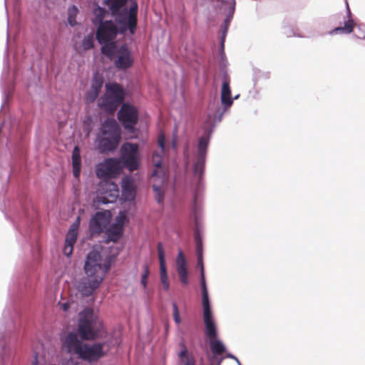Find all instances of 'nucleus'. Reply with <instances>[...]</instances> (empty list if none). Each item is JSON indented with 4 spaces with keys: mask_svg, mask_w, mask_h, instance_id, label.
Listing matches in <instances>:
<instances>
[{
    "mask_svg": "<svg viewBox=\"0 0 365 365\" xmlns=\"http://www.w3.org/2000/svg\"><path fill=\"white\" fill-rule=\"evenodd\" d=\"M115 258V255L108 256L103 264L102 257L98 251L93 250L87 255L84 264L86 277L81 279L78 286L82 295L89 297L99 287Z\"/></svg>",
    "mask_w": 365,
    "mask_h": 365,
    "instance_id": "1",
    "label": "nucleus"
},
{
    "mask_svg": "<svg viewBox=\"0 0 365 365\" xmlns=\"http://www.w3.org/2000/svg\"><path fill=\"white\" fill-rule=\"evenodd\" d=\"M138 4L133 0L130 5V11L128 18L125 19L121 15L114 17L115 21L106 20L97 26L96 37L100 44L113 41L118 34H123L129 31L134 34L138 26Z\"/></svg>",
    "mask_w": 365,
    "mask_h": 365,
    "instance_id": "2",
    "label": "nucleus"
},
{
    "mask_svg": "<svg viewBox=\"0 0 365 365\" xmlns=\"http://www.w3.org/2000/svg\"><path fill=\"white\" fill-rule=\"evenodd\" d=\"M122 170L120 160L117 158H107L99 163L96 167V174L98 178L103 180V185L106 190L103 192L108 195L102 197L101 201L106 204L115 202L118 197L119 190L117 184L108 181L119 175Z\"/></svg>",
    "mask_w": 365,
    "mask_h": 365,
    "instance_id": "3",
    "label": "nucleus"
},
{
    "mask_svg": "<svg viewBox=\"0 0 365 365\" xmlns=\"http://www.w3.org/2000/svg\"><path fill=\"white\" fill-rule=\"evenodd\" d=\"M62 346L67 353L77 355L78 358L88 362L96 361L104 356L103 343H94L91 345L83 343L74 332H70L65 336Z\"/></svg>",
    "mask_w": 365,
    "mask_h": 365,
    "instance_id": "4",
    "label": "nucleus"
},
{
    "mask_svg": "<svg viewBox=\"0 0 365 365\" xmlns=\"http://www.w3.org/2000/svg\"><path fill=\"white\" fill-rule=\"evenodd\" d=\"M78 331L83 340L101 338L106 332L104 325L99 317L91 309H85L79 314Z\"/></svg>",
    "mask_w": 365,
    "mask_h": 365,
    "instance_id": "5",
    "label": "nucleus"
},
{
    "mask_svg": "<svg viewBox=\"0 0 365 365\" xmlns=\"http://www.w3.org/2000/svg\"><path fill=\"white\" fill-rule=\"evenodd\" d=\"M106 91L99 102L101 108L113 113L121 104L125 98V92L118 83L106 84Z\"/></svg>",
    "mask_w": 365,
    "mask_h": 365,
    "instance_id": "6",
    "label": "nucleus"
},
{
    "mask_svg": "<svg viewBox=\"0 0 365 365\" xmlns=\"http://www.w3.org/2000/svg\"><path fill=\"white\" fill-rule=\"evenodd\" d=\"M138 145L136 143H126L121 147V159L124 165L130 170L138 169L139 165Z\"/></svg>",
    "mask_w": 365,
    "mask_h": 365,
    "instance_id": "7",
    "label": "nucleus"
},
{
    "mask_svg": "<svg viewBox=\"0 0 365 365\" xmlns=\"http://www.w3.org/2000/svg\"><path fill=\"white\" fill-rule=\"evenodd\" d=\"M118 118L125 129H133L138 120V112L135 107L123 104L118 114Z\"/></svg>",
    "mask_w": 365,
    "mask_h": 365,
    "instance_id": "8",
    "label": "nucleus"
},
{
    "mask_svg": "<svg viewBox=\"0 0 365 365\" xmlns=\"http://www.w3.org/2000/svg\"><path fill=\"white\" fill-rule=\"evenodd\" d=\"M134 59L127 45L120 46L115 53V66L119 70H125L133 66Z\"/></svg>",
    "mask_w": 365,
    "mask_h": 365,
    "instance_id": "9",
    "label": "nucleus"
},
{
    "mask_svg": "<svg viewBox=\"0 0 365 365\" xmlns=\"http://www.w3.org/2000/svg\"><path fill=\"white\" fill-rule=\"evenodd\" d=\"M110 222L109 216L105 212H97L91 219L89 231L92 237L98 236Z\"/></svg>",
    "mask_w": 365,
    "mask_h": 365,
    "instance_id": "10",
    "label": "nucleus"
},
{
    "mask_svg": "<svg viewBox=\"0 0 365 365\" xmlns=\"http://www.w3.org/2000/svg\"><path fill=\"white\" fill-rule=\"evenodd\" d=\"M212 355L208 356L210 365H221L224 357L221 356L226 351L224 344L217 338L209 340Z\"/></svg>",
    "mask_w": 365,
    "mask_h": 365,
    "instance_id": "11",
    "label": "nucleus"
},
{
    "mask_svg": "<svg viewBox=\"0 0 365 365\" xmlns=\"http://www.w3.org/2000/svg\"><path fill=\"white\" fill-rule=\"evenodd\" d=\"M127 1L128 0H104V4L108 7L112 16L116 17L121 15L126 19L130 11V7L129 9L123 8L125 6Z\"/></svg>",
    "mask_w": 365,
    "mask_h": 365,
    "instance_id": "12",
    "label": "nucleus"
},
{
    "mask_svg": "<svg viewBox=\"0 0 365 365\" xmlns=\"http://www.w3.org/2000/svg\"><path fill=\"white\" fill-rule=\"evenodd\" d=\"M207 145L208 140L205 138H200L197 158L194 165V171L196 174L201 175L203 172Z\"/></svg>",
    "mask_w": 365,
    "mask_h": 365,
    "instance_id": "13",
    "label": "nucleus"
},
{
    "mask_svg": "<svg viewBox=\"0 0 365 365\" xmlns=\"http://www.w3.org/2000/svg\"><path fill=\"white\" fill-rule=\"evenodd\" d=\"M176 272L181 283L183 285H187L189 283L188 271L187 262L182 251L178 252L176 258Z\"/></svg>",
    "mask_w": 365,
    "mask_h": 365,
    "instance_id": "14",
    "label": "nucleus"
},
{
    "mask_svg": "<svg viewBox=\"0 0 365 365\" xmlns=\"http://www.w3.org/2000/svg\"><path fill=\"white\" fill-rule=\"evenodd\" d=\"M158 255L160 261V281L163 284V289L168 290L170 287L168 277L167 274L165 261V252L163 245L161 242H158L157 245Z\"/></svg>",
    "mask_w": 365,
    "mask_h": 365,
    "instance_id": "15",
    "label": "nucleus"
},
{
    "mask_svg": "<svg viewBox=\"0 0 365 365\" xmlns=\"http://www.w3.org/2000/svg\"><path fill=\"white\" fill-rule=\"evenodd\" d=\"M101 132L103 136L120 139L119 126L113 119H106L101 125Z\"/></svg>",
    "mask_w": 365,
    "mask_h": 365,
    "instance_id": "16",
    "label": "nucleus"
},
{
    "mask_svg": "<svg viewBox=\"0 0 365 365\" xmlns=\"http://www.w3.org/2000/svg\"><path fill=\"white\" fill-rule=\"evenodd\" d=\"M103 84V79L101 76L95 75L92 79L91 88L86 95L88 101L92 103L96 101L98 96Z\"/></svg>",
    "mask_w": 365,
    "mask_h": 365,
    "instance_id": "17",
    "label": "nucleus"
},
{
    "mask_svg": "<svg viewBox=\"0 0 365 365\" xmlns=\"http://www.w3.org/2000/svg\"><path fill=\"white\" fill-rule=\"evenodd\" d=\"M119 142V138L103 136L98 145V150L101 153L114 150L118 147Z\"/></svg>",
    "mask_w": 365,
    "mask_h": 365,
    "instance_id": "18",
    "label": "nucleus"
},
{
    "mask_svg": "<svg viewBox=\"0 0 365 365\" xmlns=\"http://www.w3.org/2000/svg\"><path fill=\"white\" fill-rule=\"evenodd\" d=\"M355 26V23L351 16L350 9L348 8V20L346 21L344 24L343 26H339L334 29L330 31V34H351Z\"/></svg>",
    "mask_w": 365,
    "mask_h": 365,
    "instance_id": "19",
    "label": "nucleus"
},
{
    "mask_svg": "<svg viewBox=\"0 0 365 365\" xmlns=\"http://www.w3.org/2000/svg\"><path fill=\"white\" fill-rule=\"evenodd\" d=\"M221 101L222 103L226 106H231L233 103V101L231 97L230 81L227 79L226 76L224 77L222 85Z\"/></svg>",
    "mask_w": 365,
    "mask_h": 365,
    "instance_id": "20",
    "label": "nucleus"
},
{
    "mask_svg": "<svg viewBox=\"0 0 365 365\" xmlns=\"http://www.w3.org/2000/svg\"><path fill=\"white\" fill-rule=\"evenodd\" d=\"M123 229L120 225H111L106 230V234L107 235L106 242H117L123 235Z\"/></svg>",
    "mask_w": 365,
    "mask_h": 365,
    "instance_id": "21",
    "label": "nucleus"
},
{
    "mask_svg": "<svg viewBox=\"0 0 365 365\" xmlns=\"http://www.w3.org/2000/svg\"><path fill=\"white\" fill-rule=\"evenodd\" d=\"M123 195L126 200H131L135 197V192L133 181L130 178H125L122 180Z\"/></svg>",
    "mask_w": 365,
    "mask_h": 365,
    "instance_id": "22",
    "label": "nucleus"
},
{
    "mask_svg": "<svg viewBox=\"0 0 365 365\" xmlns=\"http://www.w3.org/2000/svg\"><path fill=\"white\" fill-rule=\"evenodd\" d=\"M182 350L178 354V357L181 365H196L195 359L192 354L187 351L185 344L183 341L180 343Z\"/></svg>",
    "mask_w": 365,
    "mask_h": 365,
    "instance_id": "23",
    "label": "nucleus"
},
{
    "mask_svg": "<svg viewBox=\"0 0 365 365\" xmlns=\"http://www.w3.org/2000/svg\"><path fill=\"white\" fill-rule=\"evenodd\" d=\"M72 165L73 176L78 178L81 168V151L78 146H75L72 152Z\"/></svg>",
    "mask_w": 365,
    "mask_h": 365,
    "instance_id": "24",
    "label": "nucleus"
},
{
    "mask_svg": "<svg viewBox=\"0 0 365 365\" xmlns=\"http://www.w3.org/2000/svg\"><path fill=\"white\" fill-rule=\"evenodd\" d=\"M81 222V217H78L71 225L66 235L65 243L74 245L78 237V229Z\"/></svg>",
    "mask_w": 365,
    "mask_h": 365,
    "instance_id": "25",
    "label": "nucleus"
},
{
    "mask_svg": "<svg viewBox=\"0 0 365 365\" xmlns=\"http://www.w3.org/2000/svg\"><path fill=\"white\" fill-rule=\"evenodd\" d=\"M108 14V11L101 6L96 7L93 10L94 19H93V24L95 26H98L102 22H104L106 16Z\"/></svg>",
    "mask_w": 365,
    "mask_h": 365,
    "instance_id": "26",
    "label": "nucleus"
},
{
    "mask_svg": "<svg viewBox=\"0 0 365 365\" xmlns=\"http://www.w3.org/2000/svg\"><path fill=\"white\" fill-rule=\"evenodd\" d=\"M195 250L196 255L197 257V264L201 267L203 265L202 261V242L200 235L198 232L195 233Z\"/></svg>",
    "mask_w": 365,
    "mask_h": 365,
    "instance_id": "27",
    "label": "nucleus"
},
{
    "mask_svg": "<svg viewBox=\"0 0 365 365\" xmlns=\"http://www.w3.org/2000/svg\"><path fill=\"white\" fill-rule=\"evenodd\" d=\"M152 162L155 167L153 170L152 177L157 178L159 175V173L161 170L162 157L158 153H154L152 157Z\"/></svg>",
    "mask_w": 365,
    "mask_h": 365,
    "instance_id": "28",
    "label": "nucleus"
},
{
    "mask_svg": "<svg viewBox=\"0 0 365 365\" xmlns=\"http://www.w3.org/2000/svg\"><path fill=\"white\" fill-rule=\"evenodd\" d=\"M206 329V336L209 338V340L217 338V329L214 321L205 322Z\"/></svg>",
    "mask_w": 365,
    "mask_h": 365,
    "instance_id": "29",
    "label": "nucleus"
},
{
    "mask_svg": "<svg viewBox=\"0 0 365 365\" xmlns=\"http://www.w3.org/2000/svg\"><path fill=\"white\" fill-rule=\"evenodd\" d=\"M78 13V9L74 5L70 6L68 9V22L71 26L77 24L76 19Z\"/></svg>",
    "mask_w": 365,
    "mask_h": 365,
    "instance_id": "30",
    "label": "nucleus"
},
{
    "mask_svg": "<svg viewBox=\"0 0 365 365\" xmlns=\"http://www.w3.org/2000/svg\"><path fill=\"white\" fill-rule=\"evenodd\" d=\"M103 45L101 47L102 53L108 57L112 56L115 48V41H113L108 43H103Z\"/></svg>",
    "mask_w": 365,
    "mask_h": 365,
    "instance_id": "31",
    "label": "nucleus"
},
{
    "mask_svg": "<svg viewBox=\"0 0 365 365\" xmlns=\"http://www.w3.org/2000/svg\"><path fill=\"white\" fill-rule=\"evenodd\" d=\"M204 322L213 321L209 299L202 300Z\"/></svg>",
    "mask_w": 365,
    "mask_h": 365,
    "instance_id": "32",
    "label": "nucleus"
},
{
    "mask_svg": "<svg viewBox=\"0 0 365 365\" xmlns=\"http://www.w3.org/2000/svg\"><path fill=\"white\" fill-rule=\"evenodd\" d=\"M201 272V289H202V300L209 299L208 291L205 282V274H204V266L200 267Z\"/></svg>",
    "mask_w": 365,
    "mask_h": 365,
    "instance_id": "33",
    "label": "nucleus"
},
{
    "mask_svg": "<svg viewBox=\"0 0 365 365\" xmlns=\"http://www.w3.org/2000/svg\"><path fill=\"white\" fill-rule=\"evenodd\" d=\"M153 189L155 193V198L158 204H162L164 201V192L157 185H153Z\"/></svg>",
    "mask_w": 365,
    "mask_h": 365,
    "instance_id": "34",
    "label": "nucleus"
},
{
    "mask_svg": "<svg viewBox=\"0 0 365 365\" xmlns=\"http://www.w3.org/2000/svg\"><path fill=\"white\" fill-rule=\"evenodd\" d=\"M93 35L92 34L84 37L82 41V46L84 50H89L93 47Z\"/></svg>",
    "mask_w": 365,
    "mask_h": 365,
    "instance_id": "35",
    "label": "nucleus"
},
{
    "mask_svg": "<svg viewBox=\"0 0 365 365\" xmlns=\"http://www.w3.org/2000/svg\"><path fill=\"white\" fill-rule=\"evenodd\" d=\"M143 270L144 272L141 276L140 283L143 285V288L145 289L147 287L148 278L150 274L149 267L147 264L143 266Z\"/></svg>",
    "mask_w": 365,
    "mask_h": 365,
    "instance_id": "36",
    "label": "nucleus"
},
{
    "mask_svg": "<svg viewBox=\"0 0 365 365\" xmlns=\"http://www.w3.org/2000/svg\"><path fill=\"white\" fill-rule=\"evenodd\" d=\"M173 319L175 322L177 324H180L181 322V319L180 317V313L178 310V307L176 304V303H173Z\"/></svg>",
    "mask_w": 365,
    "mask_h": 365,
    "instance_id": "37",
    "label": "nucleus"
},
{
    "mask_svg": "<svg viewBox=\"0 0 365 365\" xmlns=\"http://www.w3.org/2000/svg\"><path fill=\"white\" fill-rule=\"evenodd\" d=\"M126 218V215L124 212H120V215L116 217V222L113 225H120L121 227L123 229V225L125 223V220Z\"/></svg>",
    "mask_w": 365,
    "mask_h": 365,
    "instance_id": "38",
    "label": "nucleus"
},
{
    "mask_svg": "<svg viewBox=\"0 0 365 365\" xmlns=\"http://www.w3.org/2000/svg\"><path fill=\"white\" fill-rule=\"evenodd\" d=\"M73 245L65 243V246L63 247V253L66 256L69 257L72 255L73 251Z\"/></svg>",
    "mask_w": 365,
    "mask_h": 365,
    "instance_id": "39",
    "label": "nucleus"
},
{
    "mask_svg": "<svg viewBox=\"0 0 365 365\" xmlns=\"http://www.w3.org/2000/svg\"><path fill=\"white\" fill-rule=\"evenodd\" d=\"M158 143L159 147H160L162 151H163L165 148V136L163 134L159 135Z\"/></svg>",
    "mask_w": 365,
    "mask_h": 365,
    "instance_id": "40",
    "label": "nucleus"
},
{
    "mask_svg": "<svg viewBox=\"0 0 365 365\" xmlns=\"http://www.w3.org/2000/svg\"><path fill=\"white\" fill-rule=\"evenodd\" d=\"M62 309L65 312L68 311L69 309V304L68 303H63L61 304Z\"/></svg>",
    "mask_w": 365,
    "mask_h": 365,
    "instance_id": "41",
    "label": "nucleus"
},
{
    "mask_svg": "<svg viewBox=\"0 0 365 365\" xmlns=\"http://www.w3.org/2000/svg\"><path fill=\"white\" fill-rule=\"evenodd\" d=\"M227 357H229V358H232V359H236V358H235L233 355H232V354H228V355H227Z\"/></svg>",
    "mask_w": 365,
    "mask_h": 365,
    "instance_id": "42",
    "label": "nucleus"
},
{
    "mask_svg": "<svg viewBox=\"0 0 365 365\" xmlns=\"http://www.w3.org/2000/svg\"><path fill=\"white\" fill-rule=\"evenodd\" d=\"M234 10H235V5L232 6V13L234 12Z\"/></svg>",
    "mask_w": 365,
    "mask_h": 365,
    "instance_id": "43",
    "label": "nucleus"
},
{
    "mask_svg": "<svg viewBox=\"0 0 365 365\" xmlns=\"http://www.w3.org/2000/svg\"><path fill=\"white\" fill-rule=\"evenodd\" d=\"M34 365H37V363H36Z\"/></svg>",
    "mask_w": 365,
    "mask_h": 365,
    "instance_id": "44",
    "label": "nucleus"
}]
</instances>
